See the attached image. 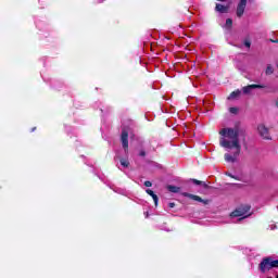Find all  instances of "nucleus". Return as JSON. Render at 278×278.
I'll use <instances>...</instances> for the list:
<instances>
[{"label": "nucleus", "mask_w": 278, "mask_h": 278, "mask_svg": "<svg viewBox=\"0 0 278 278\" xmlns=\"http://www.w3.org/2000/svg\"><path fill=\"white\" fill-rule=\"evenodd\" d=\"M121 142L125 153H129V132L126 129L122 130Z\"/></svg>", "instance_id": "nucleus-4"}, {"label": "nucleus", "mask_w": 278, "mask_h": 278, "mask_svg": "<svg viewBox=\"0 0 278 278\" xmlns=\"http://www.w3.org/2000/svg\"><path fill=\"white\" fill-rule=\"evenodd\" d=\"M229 112L230 114H238V108H230Z\"/></svg>", "instance_id": "nucleus-21"}, {"label": "nucleus", "mask_w": 278, "mask_h": 278, "mask_svg": "<svg viewBox=\"0 0 278 278\" xmlns=\"http://www.w3.org/2000/svg\"><path fill=\"white\" fill-rule=\"evenodd\" d=\"M119 164L121 166H123V168H129V160L128 159H125V157H121L119 159Z\"/></svg>", "instance_id": "nucleus-14"}, {"label": "nucleus", "mask_w": 278, "mask_h": 278, "mask_svg": "<svg viewBox=\"0 0 278 278\" xmlns=\"http://www.w3.org/2000/svg\"><path fill=\"white\" fill-rule=\"evenodd\" d=\"M271 268H278V260L271 258Z\"/></svg>", "instance_id": "nucleus-19"}, {"label": "nucleus", "mask_w": 278, "mask_h": 278, "mask_svg": "<svg viewBox=\"0 0 278 278\" xmlns=\"http://www.w3.org/2000/svg\"><path fill=\"white\" fill-rule=\"evenodd\" d=\"M257 131H258L261 138H263V140H273V138L270 137L268 127H266V125H264V124L258 125Z\"/></svg>", "instance_id": "nucleus-5"}, {"label": "nucleus", "mask_w": 278, "mask_h": 278, "mask_svg": "<svg viewBox=\"0 0 278 278\" xmlns=\"http://www.w3.org/2000/svg\"><path fill=\"white\" fill-rule=\"evenodd\" d=\"M139 157H147V151L144 149L139 150Z\"/></svg>", "instance_id": "nucleus-18"}, {"label": "nucleus", "mask_w": 278, "mask_h": 278, "mask_svg": "<svg viewBox=\"0 0 278 278\" xmlns=\"http://www.w3.org/2000/svg\"><path fill=\"white\" fill-rule=\"evenodd\" d=\"M168 192H173L174 194H179L181 192V188L173 185L167 186Z\"/></svg>", "instance_id": "nucleus-12"}, {"label": "nucleus", "mask_w": 278, "mask_h": 278, "mask_svg": "<svg viewBox=\"0 0 278 278\" xmlns=\"http://www.w3.org/2000/svg\"><path fill=\"white\" fill-rule=\"evenodd\" d=\"M218 1H222V2H223V1H227V0H218Z\"/></svg>", "instance_id": "nucleus-27"}, {"label": "nucleus", "mask_w": 278, "mask_h": 278, "mask_svg": "<svg viewBox=\"0 0 278 278\" xmlns=\"http://www.w3.org/2000/svg\"><path fill=\"white\" fill-rule=\"evenodd\" d=\"M168 207H170V208L175 207V202H169Z\"/></svg>", "instance_id": "nucleus-23"}, {"label": "nucleus", "mask_w": 278, "mask_h": 278, "mask_svg": "<svg viewBox=\"0 0 278 278\" xmlns=\"http://www.w3.org/2000/svg\"><path fill=\"white\" fill-rule=\"evenodd\" d=\"M267 92H270V90H268Z\"/></svg>", "instance_id": "nucleus-28"}, {"label": "nucleus", "mask_w": 278, "mask_h": 278, "mask_svg": "<svg viewBox=\"0 0 278 278\" xmlns=\"http://www.w3.org/2000/svg\"><path fill=\"white\" fill-rule=\"evenodd\" d=\"M251 210V205L245 204V205H241L238 208H236L230 216L232 218H239L238 222L240 223L241 220H244V218H249V215L244 216L245 214H249ZM242 216V217H240Z\"/></svg>", "instance_id": "nucleus-2"}, {"label": "nucleus", "mask_w": 278, "mask_h": 278, "mask_svg": "<svg viewBox=\"0 0 278 278\" xmlns=\"http://www.w3.org/2000/svg\"><path fill=\"white\" fill-rule=\"evenodd\" d=\"M192 184H194L195 186H202V188H204V190H210L212 189V187H210V185H207L204 181L198 180V179H191Z\"/></svg>", "instance_id": "nucleus-10"}, {"label": "nucleus", "mask_w": 278, "mask_h": 278, "mask_svg": "<svg viewBox=\"0 0 278 278\" xmlns=\"http://www.w3.org/2000/svg\"><path fill=\"white\" fill-rule=\"evenodd\" d=\"M222 136L219 139V144L224 149H235L232 155L230 153H226L224 155L225 162L230 164H236L238 162V157L240 156V152L242 151V146L240 144V137L243 138V141L247 140V129L235 126L233 128H223L219 131Z\"/></svg>", "instance_id": "nucleus-1"}, {"label": "nucleus", "mask_w": 278, "mask_h": 278, "mask_svg": "<svg viewBox=\"0 0 278 278\" xmlns=\"http://www.w3.org/2000/svg\"><path fill=\"white\" fill-rule=\"evenodd\" d=\"M244 10H247V0H239L236 11L238 18H242L244 15Z\"/></svg>", "instance_id": "nucleus-7"}, {"label": "nucleus", "mask_w": 278, "mask_h": 278, "mask_svg": "<svg viewBox=\"0 0 278 278\" xmlns=\"http://www.w3.org/2000/svg\"><path fill=\"white\" fill-rule=\"evenodd\" d=\"M146 218H149V214H146Z\"/></svg>", "instance_id": "nucleus-26"}, {"label": "nucleus", "mask_w": 278, "mask_h": 278, "mask_svg": "<svg viewBox=\"0 0 278 278\" xmlns=\"http://www.w3.org/2000/svg\"><path fill=\"white\" fill-rule=\"evenodd\" d=\"M146 188H151V186H153V184L149 180H146L144 184Z\"/></svg>", "instance_id": "nucleus-22"}, {"label": "nucleus", "mask_w": 278, "mask_h": 278, "mask_svg": "<svg viewBox=\"0 0 278 278\" xmlns=\"http://www.w3.org/2000/svg\"><path fill=\"white\" fill-rule=\"evenodd\" d=\"M242 94V91L240 89H237L230 93L228 97L229 100L238 99Z\"/></svg>", "instance_id": "nucleus-13"}, {"label": "nucleus", "mask_w": 278, "mask_h": 278, "mask_svg": "<svg viewBox=\"0 0 278 278\" xmlns=\"http://www.w3.org/2000/svg\"><path fill=\"white\" fill-rule=\"evenodd\" d=\"M232 26H233V20L227 18L226 20V27H227V29H231Z\"/></svg>", "instance_id": "nucleus-16"}, {"label": "nucleus", "mask_w": 278, "mask_h": 278, "mask_svg": "<svg viewBox=\"0 0 278 278\" xmlns=\"http://www.w3.org/2000/svg\"><path fill=\"white\" fill-rule=\"evenodd\" d=\"M31 131H36V127H34V128L31 129Z\"/></svg>", "instance_id": "nucleus-25"}, {"label": "nucleus", "mask_w": 278, "mask_h": 278, "mask_svg": "<svg viewBox=\"0 0 278 278\" xmlns=\"http://www.w3.org/2000/svg\"><path fill=\"white\" fill-rule=\"evenodd\" d=\"M146 192H147V194L152 197V199L154 201V205L157 206V202L160 201V198H157V194H155V192H153V190H151V189H147Z\"/></svg>", "instance_id": "nucleus-11"}, {"label": "nucleus", "mask_w": 278, "mask_h": 278, "mask_svg": "<svg viewBox=\"0 0 278 278\" xmlns=\"http://www.w3.org/2000/svg\"><path fill=\"white\" fill-rule=\"evenodd\" d=\"M275 73V68H273V65H267L266 70H265V74L266 75H273Z\"/></svg>", "instance_id": "nucleus-15"}, {"label": "nucleus", "mask_w": 278, "mask_h": 278, "mask_svg": "<svg viewBox=\"0 0 278 278\" xmlns=\"http://www.w3.org/2000/svg\"><path fill=\"white\" fill-rule=\"evenodd\" d=\"M270 42H274V43L278 45V39H276V40L271 39Z\"/></svg>", "instance_id": "nucleus-24"}, {"label": "nucleus", "mask_w": 278, "mask_h": 278, "mask_svg": "<svg viewBox=\"0 0 278 278\" xmlns=\"http://www.w3.org/2000/svg\"><path fill=\"white\" fill-rule=\"evenodd\" d=\"M276 278H278V275L276 276Z\"/></svg>", "instance_id": "nucleus-29"}, {"label": "nucleus", "mask_w": 278, "mask_h": 278, "mask_svg": "<svg viewBox=\"0 0 278 278\" xmlns=\"http://www.w3.org/2000/svg\"><path fill=\"white\" fill-rule=\"evenodd\" d=\"M181 195L187 197V199H191V201H197L198 203H203V205L210 204V200H203L201 197L192 194V193L182 192Z\"/></svg>", "instance_id": "nucleus-6"}, {"label": "nucleus", "mask_w": 278, "mask_h": 278, "mask_svg": "<svg viewBox=\"0 0 278 278\" xmlns=\"http://www.w3.org/2000/svg\"><path fill=\"white\" fill-rule=\"evenodd\" d=\"M268 88L266 85H248L242 88L243 94H251V90Z\"/></svg>", "instance_id": "nucleus-8"}, {"label": "nucleus", "mask_w": 278, "mask_h": 278, "mask_svg": "<svg viewBox=\"0 0 278 278\" xmlns=\"http://www.w3.org/2000/svg\"><path fill=\"white\" fill-rule=\"evenodd\" d=\"M215 11L219 12V14H227L229 12V7H225L220 3H217L215 7Z\"/></svg>", "instance_id": "nucleus-9"}, {"label": "nucleus", "mask_w": 278, "mask_h": 278, "mask_svg": "<svg viewBox=\"0 0 278 278\" xmlns=\"http://www.w3.org/2000/svg\"><path fill=\"white\" fill-rule=\"evenodd\" d=\"M270 269H273L271 257L270 256L264 257L258 265V270L264 274V273H268V270Z\"/></svg>", "instance_id": "nucleus-3"}, {"label": "nucleus", "mask_w": 278, "mask_h": 278, "mask_svg": "<svg viewBox=\"0 0 278 278\" xmlns=\"http://www.w3.org/2000/svg\"><path fill=\"white\" fill-rule=\"evenodd\" d=\"M244 47H247L248 49H251V41L249 39L244 40Z\"/></svg>", "instance_id": "nucleus-20"}, {"label": "nucleus", "mask_w": 278, "mask_h": 278, "mask_svg": "<svg viewBox=\"0 0 278 278\" xmlns=\"http://www.w3.org/2000/svg\"><path fill=\"white\" fill-rule=\"evenodd\" d=\"M225 175H227V177H231V179H236L237 181H240V176H236L229 172H226Z\"/></svg>", "instance_id": "nucleus-17"}]
</instances>
